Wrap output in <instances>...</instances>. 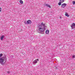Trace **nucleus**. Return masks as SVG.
<instances>
[{
  "mask_svg": "<svg viewBox=\"0 0 75 75\" xmlns=\"http://www.w3.org/2000/svg\"><path fill=\"white\" fill-rule=\"evenodd\" d=\"M65 16H66L67 17H69V15L68 14V13H66L65 14Z\"/></svg>",
  "mask_w": 75,
  "mask_h": 75,
  "instance_id": "nucleus-11",
  "label": "nucleus"
},
{
  "mask_svg": "<svg viewBox=\"0 0 75 75\" xmlns=\"http://www.w3.org/2000/svg\"><path fill=\"white\" fill-rule=\"evenodd\" d=\"M7 73L8 74H9V73H10V72L9 71H8L7 72Z\"/></svg>",
  "mask_w": 75,
  "mask_h": 75,
  "instance_id": "nucleus-18",
  "label": "nucleus"
},
{
  "mask_svg": "<svg viewBox=\"0 0 75 75\" xmlns=\"http://www.w3.org/2000/svg\"><path fill=\"white\" fill-rule=\"evenodd\" d=\"M6 59L4 58H0V63L1 64L4 65L6 63Z\"/></svg>",
  "mask_w": 75,
  "mask_h": 75,
  "instance_id": "nucleus-2",
  "label": "nucleus"
},
{
  "mask_svg": "<svg viewBox=\"0 0 75 75\" xmlns=\"http://www.w3.org/2000/svg\"><path fill=\"white\" fill-rule=\"evenodd\" d=\"M41 24L42 25V26H43V27H45V24H44L43 22Z\"/></svg>",
  "mask_w": 75,
  "mask_h": 75,
  "instance_id": "nucleus-12",
  "label": "nucleus"
},
{
  "mask_svg": "<svg viewBox=\"0 0 75 75\" xmlns=\"http://www.w3.org/2000/svg\"><path fill=\"white\" fill-rule=\"evenodd\" d=\"M27 23H28V24H31L32 23V22L31 21V20H29L27 21Z\"/></svg>",
  "mask_w": 75,
  "mask_h": 75,
  "instance_id": "nucleus-5",
  "label": "nucleus"
},
{
  "mask_svg": "<svg viewBox=\"0 0 75 75\" xmlns=\"http://www.w3.org/2000/svg\"><path fill=\"white\" fill-rule=\"evenodd\" d=\"M66 5L67 4L65 3L63 4H62V7L63 8H64L66 6Z\"/></svg>",
  "mask_w": 75,
  "mask_h": 75,
  "instance_id": "nucleus-6",
  "label": "nucleus"
},
{
  "mask_svg": "<svg viewBox=\"0 0 75 75\" xmlns=\"http://www.w3.org/2000/svg\"><path fill=\"white\" fill-rule=\"evenodd\" d=\"M1 8H0V12L1 11Z\"/></svg>",
  "mask_w": 75,
  "mask_h": 75,
  "instance_id": "nucleus-19",
  "label": "nucleus"
},
{
  "mask_svg": "<svg viewBox=\"0 0 75 75\" xmlns=\"http://www.w3.org/2000/svg\"><path fill=\"white\" fill-rule=\"evenodd\" d=\"M19 2L21 4H23V1L21 0H20L19 1Z\"/></svg>",
  "mask_w": 75,
  "mask_h": 75,
  "instance_id": "nucleus-9",
  "label": "nucleus"
},
{
  "mask_svg": "<svg viewBox=\"0 0 75 75\" xmlns=\"http://www.w3.org/2000/svg\"><path fill=\"white\" fill-rule=\"evenodd\" d=\"M64 2V0H59V2H60V3H63Z\"/></svg>",
  "mask_w": 75,
  "mask_h": 75,
  "instance_id": "nucleus-10",
  "label": "nucleus"
},
{
  "mask_svg": "<svg viewBox=\"0 0 75 75\" xmlns=\"http://www.w3.org/2000/svg\"><path fill=\"white\" fill-rule=\"evenodd\" d=\"M24 23H25V22Z\"/></svg>",
  "mask_w": 75,
  "mask_h": 75,
  "instance_id": "nucleus-20",
  "label": "nucleus"
},
{
  "mask_svg": "<svg viewBox=\"0 0 75 75\" xmlns=\"http://www.w3.org/2000/svg\"><path fill=\"white\" fill-rule=\"evenodd\" d=\"M3 38H4V36L3 35L1 37V40H3Z\"/></svg>",
  "mask_w": 75,
  "mask_h": 75,
  "instance_id": "nucleus-13",
  "label": "nucleus"
},
{
  "mask_svg": "<svg viewBox=\"0 0 75 75\" xmlns=\"http://www.w3.org/2000/svg\"><path fill=\"white\" fill-rule=\"evenodd\" d=\"M39 31L40 33L44 34V32L46 29L44 27H42V25H39Z\"/></svg>",
  "mask_w": 75,
  "mask_h": 75,
  "instance_id": "nucleus-1",
  "label": "nucleus"
},
{
  "mask_svg": "<svg viewBox=\"0 0 75 75\" xmlns=\"http://www.w3.org/2000/svg\"><path fill=\"white\" fill-rule=\"evenodd\" d=\"M45 6H46V7H49V8H51V6L50 5H49V4H45Z\"/></svg>",
  "mask_w": 75,
  "mask_h": 75,
  "instance_id": "nucleus-7",
  "label": "nucleus"
},
{
  "mask_svg": "<svg viewBox=\"0 0 75 75\" xmlns=\"http://www.w3.org/2000/svg\"><path fill=\"white\" fill-rule=\"evenodd\" d=\"M72 57H73V58H75V56H73Z\"/></svg>",
  "mask_w": 75,
  "mask_h": 75,
  "instance_id": "nucleus-17",
  "label": "nucleus"
},
{
  "mask_svg": "<svg viewBox=\"0 0 75 75\" xmlns=\"http://www.w3.org/2000/svg\"><path fill=\"white\" fill-rule=\"evenodd\" d=\"M49 33H50V31L49 30H47L45 31V33L47 34H49Z\"/></svg>",
  "mask_w": 75,
  "mask_h": 75,
  "instance_id": "nucleus-8",
  "label": "nucleus"
},
{
  "mask_svg": "<svg viewBox=\"0 0 75 75\" xmlns=\"http://www.w3.org/2000/svg\"><path fill=\"white\" fill-rule=\"evenodd\" d=\"M39 61V59H37L33 61V64H36V63H37L38 61Z\"/></svg>",
  "mask_w": 75,
  "mask_h": 75,
  "instance_id": "nucleus-4",
  "label": "nucleus"
},
{
  "mask_svg": "<svg viewBox=\"0 0 75 75\" xmlns=\"http://www.w3.org/2000/svg\"><path fill=\"white\" fill-rule=\"evenodd\" d=\"M2 56L3 54H0V57H2Z\"/></svg>",
  "mask_w": 75,
  "mask_h": 75,
  "instance_id": "nucleus-16",
  "label": "nucleus"
},
{
  "mask_svg": "<svg viewBox=\"0 0 75 75\" xmlns=\"http://www.w3.org/2000/svg\"><path fill=\"white\" fill-rule=\"evenodd\" d=\"M72 3H73V4H75V1H73Z\"/></svg>",
  "mask_w": 75,
  "mask_h": 75,
  "instance_id": "nucleus-15",
  "label": "nucleus"
},
{
  "mask_svg": "<svg viewBox=\"0 0 75 75\" xmlns=\"http://www.w3.org/2000/svg\"><path fill=\"white\" fill-rule=\"evenodd\" d=\"M71 27L72 28L71 29H73V28H75V23H72V25L71 26Z\"/></svg>",
  "mask_w": 75,
  "mask_h": 75,
  "instance_id": "nucleus-3",
  "label": "nucleus"
},
{
  "mask_svg": "<svg viewBox=\"0 0 75 75\" xmlns=\"http://www.w3.org/2000/svg\"><path fill=\"white\" fill-rule=\"evenodd\" d=\"M58 5H59V6H61V2H59L58 3Z\"/></svg>",
  "mask_w": 75,
  "mask_h": 75,
  "instance_id": "nucleus-14",
  "label": "nucleus"
}]
</instances>
